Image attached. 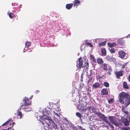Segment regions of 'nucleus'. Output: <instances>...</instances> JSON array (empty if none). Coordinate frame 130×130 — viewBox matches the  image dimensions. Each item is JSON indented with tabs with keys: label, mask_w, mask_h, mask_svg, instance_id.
<instances>
[{
	"label": "nucleus",
	"mask_w": 130,
	"mask_h": 130,
	"mask_svg": "<svg viewBox=\"0 0 130 130\" xmlns=\"http://www.w3.org/2000/svg\"><path fill=\"white\" fill-rule=\"evenodd\" d=\"M119 102L122 104H125L126 106L130 104V95L128 93L122 92L119 95Z\"/></svg>",
	"instance_id": "1"
},
{
	"label": "nucleus",
	"mask_w": 130,
	"mask_h": 130,
	"mask_svg": "<svg viewBox=\"0 0 130 130\" xmlns=\"http://www.w3.org/2000/svg\"><path fill=\"white\" fill-rule=\"evenodd\" d=\"M48 117H50L47 116L46 117V118H45L43 116H42L39 120V121L42 123V125L45 130L46 128H48L50 125V123H47V121L49 122V120L47 119Z\"/></svg>",
	"instance_id": "2"
},
{
	"label": "nucleus",
	"mask_w": 130,
	"mask_h": 130,
	"mask_svg": "<svg viewBox=\"0 0 130 130\" xmlns=\"http://www.w3.org/2000/svg\"><path fill=\"white\" fill-rule=\"evenodd\" d=\"M99 117L104 121L105 122H109V121L107 119V117L104 114L100 112H98L95 113Z\"/></svg>",
	"instance_id": "3"
},
{
	"label": "nucleus",
	"mask_w": 130,
	"mask_h": 130,
	"mask_svg": "<svg viewBox=\"0 0 130 130\" xmlns=\"http://www.w3.org/2000/svg\"><path fill=\"white\" fill-rule=\"evenodd\" d=\"M23 101L24 103L23 105H21L20 107L21 109V108L23 106H26L27 105H30L31 102L28 97H25L24 98Z\"/></svg>",
	"instance_id": "4"
},
{
	"label": "nucleus",
	"mask_w": 130,
	"mask_h": 130,
	"mask_svg": "<svg viewBox=\"0 0 130 130\" xmlns=\"http://www.w3.org/2000/svg\"><path fill=\"white\" fill-rule=\"evenodd\" d=\"M49 120V122L50 123V125L51 124H52L54 128L55 129L57 128V124L54 122L52 119H51L50 117H48L47 119Z\"/></svg>",
	"instance_id": "5"
},
{
	"label": "nucleus",
	"mask_w": 130,
	"mask_h": 130,
	"mask_svg": "<svg viewBox=\"0 0 130 130\" xmlns=\"http://www.w3.org/2000/svg\"><path fill=\"white\" fill-rule=\"evenodd\" d=\"M78 63L77 64V67L78 68L80 69L83 68V61L82 58H80L78 59Z\"/></svg>",
	"instance_id": "6"
},
{
	"label": "nucleus",
	"mask_w": 130,
	"mask_h": 130,
	"mask_svg": "<svg viewBox=\"0 0 130 130\" xmlns=\"http://www.w3.org/2000/svg\"><path fill=\"white\" fill-rule=\"evenodd\" d=\"M123 71H116L115 72V74L116 75L117 78L119 79L120 78V76H122L123 75Z\"/></svg>",
	"instance_id": "7"
},
{
	"label": "nucleus",
	"mask_w": 130,
	"mask_h": 130,
	"mask_svg": "<svg viewBox=\"0 0 130 130\" xmlns=\"http://www.w3.org/2000/svg\"><path fill=\"white\" fill-rule=\"evenodd\" d=\"M106 59L107 60L110 62H114L116 61V59L113 58L112 55H108L106 57Z\"/></svg>",
	"instance_id": "8"
},
{
	"label": "nucleus",
	"mask_w": 130,
	"mask_h": 130,
	"mask_svg": "<svg viewBox=\"0 0 130 130\" xmlns=\"http://www.w3.org/2000/svg\"><path fill=\"white\" fill-rule=\"evenodd\" d=\"M119 57L122 59H124L125 57L126 53L123 51H120L118 52Z\"/></svg>",
	"instance_id": "9"
},
{
	"label": "nucleus",
	"mask_w": 130,
	"mask_h": 130,
	"mask_svg": "<svg viewBox=\"0 0 130 130\" xmlns=\"http://www.w3.org/2000/svg\"><path fill=\"white\" fill-rule=\"evenodd\" d=\"M121 121L125 126H128L129 125V121L127 119L123 118L122 119Z\"/></svg>",
	"instance_id": "10"
},
{
	"label": "nucleus",
	"mask_w": 130,
	"mask_h": 130,
	"mask_svg": "<svg viewBox=\"0 0 130 130\" xmlns=\"http://www.w3.org/2000/svg\"><path fill=\"white\" fill-rule=\"evenodd\" d=\"M108 94V91L107 88H103L101 90V94L102 95H107Z\"/></svg>",
	"instance_id": "11"
},
{
	"label": "nucleus",
	"mask_w": 130,
	"mask_h": 130,
	"mask_svg": "<svg viewBox=\"0 0 130 130\" xmlns=\"http://www.w3.org/2000/svg\"><path fill=\"white\" fill-rule=\"evenodd\" d=\"M100 84L98 82H96L94 83L93 85V88L96 89L99 88L100 86Z\"/></svg>",
	"instance_id": "12"
},
{
	"label": "nucleus",
	"mask_w": 130,
	"mask_h": 130,
	"mask_svg": "<svg viewBox=\"0 0 130 130\" xmlns=\"http://www.w3.org/2000/svg\"><path fill=\"white\" fill-rule=\"evenodd\" d=\"M112 124L117 127L121 126L122 125L121 122H119L117 121H115Z\"/></svg>",
	"instance_id": "13"
},
{
	"label": "nucleus",
	"mask_w": 130,
	"mask_h": 130,
	"mask_svg": "<svg viewBox=\"0 0 130 130\" xmlns=\"http://www.w3.org/2000/svg\"><path fill=\"white\" fill-rule=\"evenodd\" d=\"M101 67L104 70L106 71L107 70V64L106 63L102 64L101 66Z\"/></svg>",
	"instance_id": "14"
},
{
	"label": "nucleus",
	"mask_w": 130,
	"mask_h": 130,
	"mask_svg": "<svg viewBox=\"0 0 130 130\" xmlns=\"http://www.w3.org/2000/svg\"><path fill=\"white\" fill-rule=\"evenodd\" d=\"M73 5V4L72 3L67 4L66 5V7L67 9L70 10L72 8Z\"/></svg>",
	"instance_id": "15"
},
{
	"label": "nucleus",
	"mask_w": 130,
	"mask_h": 130,
	"mask_svg": "<svg viewBox=\"0 0 130 130\" xmlns=\"http://www.w3.org/2000/svg\"><path fill=\"white\" fill-rule=\"evenodd\" d=\"M80 3L79 0H75L73 2V5L74 6H78V4Z\"/></svg>",
	"instance_id": "16"
},
{
	"label": "nucleus",
	"mask_w": 130,
	"mask_h": 130,
	"mask_svg": "<svg viewBox=\"0 0 130 130\" xmlns=\"http://www.w3.org/2000/svg\"><path fill=\"white\" fill-rule=\"evenodd\" d=\"M97 63L99 64H102L104 62L103 59L100 58H98L97 60Z\"/></svg>",
	"instance_id": "17"
},
{
	"label": "nucleus",
	"mask_w": 130,
	"mask_h": 130,
	"mask_svg": "<svg viewBox=\"0 0 130 130\" xmlns=\"http://www.w3.org/2000/svg\"><path fill=\"white\" fill-rule=\"evenodd\" d=\"M109 120L110 122L112 123H113L114 122L115 120V118L113 116H109Z\"/></svg>",
	"instance_id": "18"
},
{
	"label": "nucleus",
	"mask_w": 130,
	"mask_h": 130,
	"mask_svg": "<svg viewBox=\"0 0 130 130\" xmlns=\"http://www.w3.org/2000/svg\"><path fill=\"white\" fill-rule=\"evenodd\" d=\"M13 120H11V119H9L6 122H5L3 124L2 126H7V125H8L9 124V123H10V122H12Z\"/></svg>",
	"instance_id": "19"
},
{
	"label": "nucleus",
	"mask_w": 130,
	"mask_h": 130,
	"mask_svg": "<svg viewBox=\"0 0 130 130\" xmlns=\"http://www.w3.org/2000/svg\"><path fill=\"white\" fill-rule=\"evenodd\" d=\"M108 46L110 47H113L117 46V44L116 43H108L107 44Z\"/></svg>",
	"instance_id": "20"
},
{
	"label": "nucleus",
	"mask_w": 130,
	"mask_h": 130,
	"mask_svg": "<svg viewBox=\"0 0 130 130\" xmlns=\"http://www.w3.org/2000/svg\"><path fill=\"white\" fill-rule=\"evenodd\" d=\"M101 52L102 56H104L106 55V53L105 48H102L101 50Z\"/></svg>",
	"instance_id": "21"
},
{
	"label": "nucleus",
	"mask_w": 130,
	"mask_h": 130,
	"mask_svg": "<svg viewBox=\"0 0 130 130\" xmlns=\"http://www.w3.org/2000/svg\"><path fill=\"white\" fill-rule=\"evenodd\" d=\"M70 130H75L76 128V127L73 124H70Z\"/></svg>",
	"instance_id": "22"
},
{
	"label": "nucleus",
	"mask_w": 130,
	"mask_h": 130,
	"mask_svg": "<svg viewBox=\"0 0 130 130\" xmlns=\"http://www.w3.org/2000/svg\"><path fill=\"white\" fill-rule=\"evenodd\" d=\"M123 88L124 89H127L129 88V87L127 85L126 82H123Z\"/></svg>",
	"instance_id": "23"
},
{
	"label": "nucleus",
	"mask_w": 130,
	"mask_h": 130,
	"mask_svg": "<svg viewBox=\"0 0 130 130\" xmlns=\"http://www.w3.org/2000/svg\"><path fill=\"white\" fill-rule=\"evenodd\" d=\"M7 14L9 15V17L10 18H13L14 17H15V15L13 13H12L9 12L7 13Z\"/></svg>",
	"instance_id": "24"
},
{
	"label": "nucleus",
	"mask_w": 130,
	"mask_h": 130,
	"mask_svg": "<svg viewBox=\"0 0 130 130\" xmlns=\"http://www.w3.org/2000/svg\"><path fill=\"white\" fill-rule=\"evenodd\" d=\"M91 106H89L88 107L86 108L84 110V109L83 108H83L81 109V111H85L86 110V109L88 110L89 111H90L91 110Z\"/></svg>",
	"instance_id": "25"
},
{
	"label": "nucleus",
	"mask_w": 130,
	"mask_h": 130,
	"mask_svg": "<svg viewBox=\"0 0 130 130\" xmlns=\"http://www.w3.org/2000/svg\"><path fill=\"white\" fill-rule=\"evenodd\" d=\"M31 42L27 41L25 43V46L27 48H28L31 45Z\"/></svg>",
	"instance_id": "26"
},
{
	"label": "nucleus",
	"mask_w": 130,
	"mask_h": 130,
	"mask_svg": "<svg viewBox=\"0 0 130 130\" xmlns=\"http://www.w3.org/2000/svg\"><path fill=\"white\" fill-rule=\"evenodd\" d=\"M107 42L106 41H104L103 42L100 43L99 44V46H101L105 45L106 44Z\"/></svg>",
	"instance_id": "27"
},
{
	"label": "nucleus",
	"mask_w": 130,
	"mask_h": 130,
	"mask_svg": "<svg viewBox=\"0 0 130 130\" xmlns=\"http://www.w3.org/2000/svg\"><path fill=\"white\" fill-rule=\"evenodd\" d=\"M14 122H13L12 123H11L10 122V123H9V124L10 125L12 126L11 127H10L8 128L7 130H9V129L10 128V129L12 130V127L13 126V125H14Z\"/></svg>",
	"instance_id": "28"
},
{
	"label": "nucleus",
	"mask_w": 130,
	"mask_h": 130,
	"mask_svg": "<svg viewBox=\"0 0 130 130\" xmlns=\"http://www.w3.org/2000/svg\"><path fill=\"white\" fill-rule=\"evenodd\" d=\"M18 111L17 113V116H19L20 118H21L22 117V113L21 111H19L18 110Z\"/></svg>",
	"instance_id": "29"
},
{
	"label": "nucleus",
	"mask_w": 130,
	"mask_h": 130,
	"mask_svg": "<svg viewBox=\"0 0 130 130\" xmlns=\"http://www.w3.org/2000/svg\"><path fill=\"white\" fill-rule=\"evenodd\" d=\"M76 116L81 119L82 117V115L79 112H77L76 113Z\"/></svg>",
	"instance_id": "30"
},
{
	"label": "nucleus",
	"mask_w": 130,
	"mask_h": 130,
	"mask_svg": "<svg viewBox=\"0 0 130 130\" xmlns=\"http://www.w3.org/2000/svg\"><path fill=\"white\" fill-rule=\"evenodd\" d=\"M84 68H88L89 67V63L87 62H86L84 64Z\"/></svg>",
	"instance_id": "31"
},
{
	"label": "nucleus",
	"mask_w": 130,
	"mask_h": 130,
	"mask_svg": "<svg viewBox=\"0 0 130 130\" xmlns=\"http://www.w3.org/2000/svg\"><path fill=\"white\" fill-rule=\"evenodd\" d=\"M122 110L123 112L126 114H127L128 113V112L127 111L125 110V108L124 107L122 108Z\"/></svg>",
	"instance_id": "32"
},
{
	"label": "nucleus",
	"mask_w": 130,
	"mask_h": 130,
	"mask_svg": "<svg viewBox=\"0 0 130 130\" xmlns=\"http://www.w3.org/2000/svg\"><path fill=\"white\" fill-rule=\"evenodd\" d=\"M130 128L129 127H123L121 129L122 130H129Z\"/></svg>",
	"instance_id": "33"
},
{
	"label": "nucleus",
	"mask_w": 130,
	"mask_h": 130,
	"mask_svg": "<svg viewBox=\"0 0 130 130\" xmlns=\"http://www.w3.org/2000/svg\"><path fill=\"white\" fill-rule=\"evenodd\" d=\"M104 84L105 86L106 87H109V84L108 83L104 82Z\"/></svg>",
	"instance_id": "34"
},
{
	"label": "nucleus",
	"mask_w": 130,
	"mask_h": 130,
	"mask_svg": "<svg viewBox=\"0 0 130 130\" xmlns=\"http://www.w3.org/2000/svg\"><path fill=\"white\" fill-rule=\"evenodd\" d=\"M109 50L110 52L112 53H114L115 52V50L114 48H111Z\"/></svg>",
	"instance_id": "35"
},
{
	"label": "nucleus",
	"mask_w": 130,
	"mask_h": 130,
	"mask_svg": "<svg viewBox=\"0 0 130 130\" xmlns=\"http://www.w3.org/2000/svg\"><path fill=\"white\" fill-rule=\"evenodd\" d=\"M114 101V99H112L111 98L109 99L108 101V103L109 104L111 103H112Z\"/></svg>",
	"instance_id": "36"
},
{
	"label": "nucleus",
	"mask_w": 130,
	"mask_h": 130,
	"mask_svg": "<svg viewBox=\"0 0 130 130\" xmlns=\"http://www.w3.org/2000/svg\"><path fill=\"white\" fill-rule=\"evenodd\" d=\"M91 110L94 113H95V111L96 109L95 107L92 106H91Z\"/></svg>",
	"instance_id": "37"
},
{
	"label": "nucleus",
	"mask_w": 130,
	"mask_h": 130,
	"mask_svg": "<svg viewBox=\"0 0 130 130\" xmlns=\"http://www.w3.org/2000/svg\"><path fill=\"white\" fill-rule=\"evenodd\" d=\"M90 58L93 61H95V59L94 56L92 55H91L90 56Z\"/></svg>",
	"instance_id": "38"
},
{
	"label": "nucleus",
	"mask_w": 130,
	"mask_h": 130,
	"mask_svg": "<svg viewBox=\"0 0 130 130\" xmlns=\"http://www.w3.org/2000/svg\"><path fill=\"white\" fill-rule=\"evenodd\" d=\"M85 44H87L88 45H89L90 46V47H93V45H92L91 43L89 42H86L85 43Z\"/></svg>",
	"instance_id": "39"
},
{
	"label": "nucleus",
	"mask_w": 130,
	"mask_h": 130,
	"mask_svg": "<svg viewBox=\"0 0 130 130\" xmlns=\"http://www.w3.org/2000/svg\"><path fill=\"white\" fill-rule=\"evenodd\" d=\"M106 123H108L112 128H114V127L113 125L111 124L109 121V122H106Z\"/></svg>",
	"instance_id": "40"
},
{
	"label": "nucleus",
	"mask_w": 130,
	"mask_h": 130,
	"mask_svg": "<svg viewBox=\"0 0 130 130\" xmlns=\"http://www.w3.org/2000/svg\"><path fill=\"white\" fill-rule=\"evenodd\" d=\"M78 128L81 130H86L85 128H83L82 126H78Z\"/></svg>",
	"instance_id": "41"
},
{
	"label": "nucleus",
	"mask_w": 130,
	"mask_h": 130,
	"mask_svg": "<svg viewBox=\"0 0 130 130\" xmlns=\"http://www.w3.org/2000/svg\"><path fill=\"white\" fill-rule=\"evenodd\" d=\"M111 71H112V70H111L110 71H108L107 72L108 74L109 75H110L111 74Z\"/></svg>",
	"instance_id": "42"
},
{
	"label": "nucleus",
	"mask_w": 130,
	"mask_h": 130,
	"mask_svg": "<svg viewBox=\"0 0 130 130\" xmlns=\"http://www.w3.org/2000/svg\"><path fill=\"white\" fill-rule=\"evenodd\" d=\"M39 92H40L38 90H37L35 91V93H39Z\"/></svg>",
	"instance_id": "43"
},
{
	"label": "nucleus",
	"mask_w": 130,
	"mask_h": 130,
	"mask_svg": "<svg viewBox=\"0 0 130 130\" xmlns=\"http://www.w3.org/2000/svg\"><path fill=\"white\" fill-rule=\"evenodd\" d=\"M128 80L130 82V75H129L128 77Z\"/></svg>",
	"instance_id": "44"
},
{
	"label": "nucleus",
	"mask_w": 130,
	"mask_h": 130,
	"mask_svg": "<svg viewBox=\"0 0 130 130\" xmlns=\"http://www.w3.org/2000/svg\"><path fill=\"white\" fill-rule=\"evenodd\" d=\"M79 88L80 89H82V86H81V85H80V86H79Z\"/></svg>",
	"instance_id": "45"
},
{
	"label": "nucleus",
	"mask_w": 130,
	"mask_h": 130,
	"mask_svg": "<svg viewBox=\"0 0 130 130\" xmlns=\"http://www.w3.org/2000/svg\"><path fill=\"white\" fill-rule=\"evenodd\" d=\"M54 113L55 115L56 116H58V114L57 113H56L54 111Z\"/></svg>",
	"instance_id": "46"
},
{
	"label": "nucleus",
	"mask_w": 130,
	"mask_h": 130,
	"mask_svg": "<svg viewBox=\"0 0 130 130\" xmlns=\"http://www.w3.org/2000/svg\"><path fill=\"white\" fill-rule=\"evenodd\" d=\"M98 78H99V79H100V78H102V77H100V76H98Z\"/></svg>",
	"instance_id": "47"
},
{
	"label": "nucleus",
	"mask_w": 130,
	"mask_h": 130,
	"mask_svg": "<svg viewBox=\"0 0 130 130\" xmlns=\"http://www.w3.org/2000/svg\"><path fill=\"white\" fill-rule=\"evenodd\" d=\"M127 38H129L130 37V34L129 35H128L127 36Z\"/></svg>",
	"instance_id": "48"
},
{
	"label": "nucleus",
	"mask_w": 130,
	"mask_h": 130,
	"mask_svg": "<svg viewBox=\"0 0 130 130\" xmlns=\"http://www.w3.org/2000/svg\"><path fill=\"white\" fill-rule=\"evenodd\" d=\"M92 77L91 78H90V79H89V81H90V80H92Z\"/></svg>",
	"instance_id": "49"
},
{
	"label": "nucleus",
	"mask_w": 130,
	"mask_h": 130,
	"mask_svg": "<svg viewBox=\"0 0 130 130\" xmlns=\"http://www.w3.org/2000/svg\"><path fill=\"white\" fill-rule=\"evenodd\" d=\"M33 97L32 95L31 96V97L30 98V99H31L32 98V97Z\"/></svg>",
	"instance_id": "50"
},
{
	"label": "nucleus",
	"mask_w": 130,
	"mask_h": 130,
	"mask_svg": "<svg viewBox=\"0 0 130 130\" xmlns=\"http://www.w3.org/2000/svg\"><path fill=\"white\" fill-rule=\"evenodd\" d=\"M12 130H14V129L13 128H12Z\"/></svg>",
	"instance_id": "51"
},
{
	"label": "nucleus",
	"mask_w": 130,
	"mask_h": 130,
	"mask_svg": "<svg viewBox=\"0 0 130 130\" xmlns=\"http://www.w3.org/2000/svg\"><path fill=\"white\" fill-rule=\"evenodd\" d=\"M129 121H130V117L129 118Z\"/></svg>",
	"instance_id": "52"
},
{
	"label": "nucleus",
	"mask_w": 130,
	"mask_h": 130,
	"mask_svg": "<svg viewBox=\"0 0 130 130\" xmlns=\"http://www.w3.org/2000/svg\"><path fill=\"white\" fill-rule=\"evenodd\" d=\"M3 130H7V129H4Z\"/></svg>",
	"instance_id": "53"
},
{
	"label": "nucleus",
	"mask_w": 130,
	"mask_h": 130,
	"mask_svg": "<svg viewBox=\"0 0 130 130\" xmlns=\"http://www.w3.org/2000/svg\"><path fill=\"white\" fill-rule=\"evenodd\" d=\"M61 128H62V127H61ZM61 130H63V129L61 128Z\"/></svg>",
	"instance_id": "54"
},
{
	"label": "nucleus",
	"mask_w": 130,
	"mask_h": 130,
	"mask_svg": "<svg viewBox=\"0 0 130 130\" xmlns=\"http://www.w3.org/2000/svg\"><path fill=\"white\" fill-rule=\"evenodd\" d=\"M88 94H89V92H88Z\"/></svg>",
	"instance_id": "55"
}]
</instances>
